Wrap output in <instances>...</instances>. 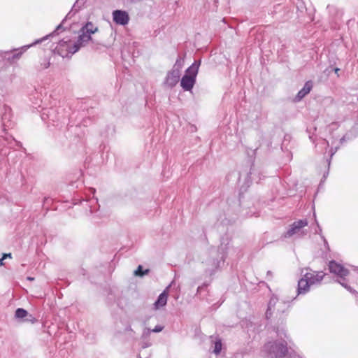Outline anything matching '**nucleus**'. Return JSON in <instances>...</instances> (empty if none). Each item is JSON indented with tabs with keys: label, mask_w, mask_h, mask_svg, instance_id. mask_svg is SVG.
Returning <instances> with one entry per match:
<instances>
[{
	"label": "nucleus",
	"mask_w": 358,
	"mask_h": 358,
	"mask_svg": "<svg viewBox=\"0 0 358 358\" xmlns=\"http://www.w3.org/2000/svg\"><path fill=\"white\" fill-rule=\"evenodd\" d=\"M280 340L266 343L263 347V352L270 358H302L292 349L287 329L285 327H273Z\"/></svg>",
	"instance_id": "obj_1"
},
{
	"label": "nucleus",
	"mask_w": 358,
	"mask_h": 358,
	"mask_svg": "<svg viewBox=\"0 0 358 358\" xmlns=\"http://www.w3.org/2000/svg\"><path fill=\"white\" fill-rule=\"evenodd\" d=\"M231 250L235 252V248L230 247V241L227 237H222L220 245L217 249L210 248L206 258H203L202 263L205 265V273L212 276L224 264L227 254Z\"/></svg>",
	"instance_id": "obj_2"
},
{
	"label": "nucleus",
	"mask_w": 358,
	"mask_h": 358,
	"mask_svg": "<svg viewBox=\"0 0 358 358\" xmlns=\"http://www.w3.org/2000/svg\"><path fill=\"white\" fill-rule=\"evenodd\" d=\"M86 0H76V1L73 5L71 10L67 13L65 18L62 21V22L56 27L55 30L51 34L46 35L45 36L36 40L34 42L29 45H24L20 48L15 49L14 51L6 52H5L4 57L8 59L10 62H15L17 59H18L21 55L27 50L29 48L36 45L37 44L41 43L43 41H46L49 37L53 36L58 34L59 31L64 30V24L67 19H71L85 4Z\"/></svg>",
	"instance_id": "obj_3"
},
{
	"label": "nucleus",
	"mask_w": 358,
	"mask_h": 358,
	"mask_svg": "<svg viewBox=\"0 0 358 358\" xmlns=\"http://www.w3.org/2000/svg\"><path fill=\"white\" fill-rule=\"evenodd\" d=\"M292 300L279 299L276 296H272L268 301V307L265 313V317L267 320H271V322L276 324L273 327H285L284 320L287 315L289 308L290 307V302Z\"/></svg>",
	"instance_id": "obj_4"
},
{
	"label": "nucleus",
	"mask_w": 358,
	"mask_h": 358,
	"mask_svg": "<svg viewBox=\"0 0 358 358\" xmlns=\"http://www.w3.org/2000/svg\"><path fill=\"white\" fill-rule=\"evenodd\" d=\"M91 39V35L80 30L76 41L71 43L70 40H60L55 47V51L62 57H68L78 52Z\"/></svg>",
	"instance_id": "obj_5"
},
{
	"label": "nucleus",
	"mask_w": 358,
	"mask_h": 358,
	"mask_svg": "<svg viewBox=\"0 0 358 358\" xmlns=\"http://www.w3.org/2000/svg\"><path fill=\"white\" fill-rule=\"evenodd\" d=\"M201 65V60H195L192 64L189 66L185 73V75L180 80V86L184 91H191L196 80V76Z\"/></svg>",
	"instance_id": "obj_6"
},
{
	"label": "nucleus",
	"mask_w": 358,
	"mask_h": 358,
	"mask_svg": "<svg viewBox=\"0 0 358 358\" xmlns=\"http://www.w3.org/2000/svg\"><path fill=\"white\" fill-rule=\"evenodd\" d=\"M62 109L58 108H45L41 112V117L44 122H52L53 126L59 127L66 122V117L62 115Z\"/></svg>",
	"instance_id": "obj_7"
},
{
	"label": "nucleus",
	"mask_w": 358,
	"mask_h": 358,
	"mask_svg": "<svg viewBox=\"0 0 358 358\" xmlns=\"http://www.w3.org/2000/svg\"><path fill=\"white\" fill-rule=\"evenodd\" d=\"M0 115L1 117V125L3 130L5 131L13 127L14 122L13 120L11 108L6 104H3L0 107Z\"/></svg>",
	"instance_id": "obj_8"
},
{
	"label": "nucleus",
	"mask_w": 358,
	"mask_h": 358,
	"mask_svg": "<svg viewBox=\"0 0 358 358\" xmlns=\"http://www.w3.org/2000/svg\"><path fill=\"white\" fill-rule=\"evenodd\" d=\"M328 267L330 273L336 275L340 279L344 280L349 275L348 269L335 260L329 261Z\"/></svg>",
	"instance_id": "obj_9"
},
{
	"label": "nucleus",
	"mask_w": 358,
	"mask_h": 358,
	"mask_svg": "<svg viewBox=\"0 0 358 358\" xmlns=\"http://www.w3.org/2000/svg\"><path fill=\"white\" fill-rule=\"evenodd\" d=\"M113 22L119 25L124 26L129 21V16L127 11L122 10H115L112 13Z\"/></svg>",
	"instance_id": "obj_10"
},
{
	"label": "nucleus",
	"mask_w": 358,
	"mask_h": 358,
	"mask_svg": "<svg viewBox=\"0 0 358 358\" xmlns=\"http://www.w3.org/2000/svg\"><path fill=\"white\" fill-rule=\"evenodd\" d=\"M308 225V221L306 219L299 220L292 223L289 229L285 234V238L292 237L293 235L297 234L303 227Z\"/></svg>",
	"instance_id": "obj_11"
},
{
	"label": "nucleus",
	"mask_w": 358,
	"mask_h": 358,
	"mask_svg": "<svg viewBox=\"0 0 358 358\" xmlns=\"http://www.w3.org/2000/svg\"><path fill=\"white\" fill-rule=\"evenodd\" d=\"M180 73L177 69L169 71L164 81V85L169 88H173L178 83Z\"/></svg>",
	"instance_id": "obj_12"
},
{
	"label": "nucleus",
	"mask_w": 358,
	"mask_h": 358,
	"mask_svg": "<svg viewBox=\"0 0 358 358\" xmlns=\"http://www.w3.org/2000/svg\"><path fill=\"white\" fill-rule=\"evenodd\" d=\"M325 274L322 271H310L306 273L303 276L309 281L311 285L320 283Z\"/></svg>",
	"instance_id": "obj_13"
},
{
	"label": "nucleus",
	"mask_w": 358,
	"mask_h": 358,
	"mask_svg": "<svg viewBox=\"0 0 358 358\" xmlns=\"http://www.w3.org/2000/svg\"><path fill=\"white\" fill-rule=\"evenodd\" d=\"M313 88V83L311 81H307L305 84L303 88L299 91L296 96L294 97V101L299 102L303 98H304L312 90Z\"/></svg>",
	"instance_id": "obj_14"
},
{
	"label": "nucleus",
	"mask_w": 358,
	"mask_h": 358,
	"mask_svg": "<svg viewBox=\"0 0 358 358\" xmlns=\"http://www.w3.org/2000/svg\"><path fill=\"white\" fill-rule=\"evenodd\" d=\"M310 286L311 284L309 281L303 276L298 282L297 295L306 294L309 291Z\"/></svg>",
	"instance_id": "obj_15"
},
{
	"label": "nucleus",
	"mask_w": 358,
	"mask_h": 358,
	"mask_svg": "<svg viewBox=\"0 0 358 358\" xmlns=\"http://www.w3.org/2000/svg\"><path fill=\"white\" fill-rule=\"evenodd\" d=\"M168 293L166 289L164 290L157 297L154 303V307L156 310L159 309L166 306L167 303Z\"/></svg>",
	"instance_id": "obj_16"
},
{
	"label": "nucleus",
	"mask_w": 358,
	"mask_h": 358,
	"mask_svg": "<svg viewBox=\"0 0 358 358\" xmlns=\"http://www.w3.org/2000/svg\"><path fill=\"white\" fill-rule=\"evenodd\" d=\"M357 125L355 126L350 131L347 132L341 139L340 143L343 144L344 142L352 140L358 136V132L356 131Z\"/></svg>",
	"instance_id": "obj_17"
},
{
	"label": "nucleus",
	"mask_w": 358,
	"mask_h": 358,
	"mask_svg": "<svg viewBox=\"0 0 358 358\" xmlns=\"http://www.w3.org/2000/svg\"><path fill=\"white\" fill-rule=\"evenodd\" d=\"M328 147L329 142L324 138H320L317 140V143H315V148L318 152L326 151Z\"/></svg>",
	"instance_id": "obj_18"
},
{
	"label": "nucleus",
	"mask_w": 358,
	"mask_h": 358,
	"mask_svg": "<svg viewBox=\"0 0 358 358\" xmlns=\"http://www.w3.org/2000/svg\"><path fill=\"white\" fill-rule=\"evenodd\" d=\"M235 218H227L226 217V214L220 215L219 217L217 218V222L215 223V225L219 227L220 225L224 226L227 225L229 224H231V222H234Z\"/></svg>",
	"instance_id": "obj_19"
},
{
	"label": "nucleus",
	"mask_w": 358,
	"mask_h": 358,
	"mask_svg": "<svg viewBox=\"0 0 358 358\" xmlns=\"http://www.w3.org/2000/svg\"><path fill=\"white\" fill-rule=\"evenodd\" d=\"M338 148H339L338 145L334 146L332 145L331 147V149L329 150V158L327 159L328 169H327V171L324 173V174H323V177H322L323 180H325L329 175V166H330V164H331V159L332 157L335 155V153L337 152Z\"/></svg>",
	"instance_id": "obj_20"
},
{
	"label": "nucleus",
	"mask_w": 358,
	"mask_h": 358,
	"mask_svg": "<svg viewBox=\"0 0 358 358\" xmlns=\"http://www.w3.org/2000/svg\"><path fill=\"white\" fill-rule=\"evenodd\" d=\"M90 192L94 196L96 192V189L93 187H90ZM86 202H90V211L91 213L96 210V208L94 205H98V199L96 198L93 196L92 199H88Z\"/></svg>",
	"instance_id": "obj_21"
},
{
	"label": "nucleus",
	"mask_w": 358,
	"mask_h": 358,
	"mask_svg": "<svg viewBox=\"0 0 358 358\" xmlns=\"http://www.w3.org/2000/svg\"><path fill=\"white\" fill-rule=\"evenodd\" d=\"M80 30L91 35V34L95 33L96 31H97L98 28L92 22H87L85 24V25L81 28Z\"/></svg>",
	"instance_id": "obj_22"
},
{
	"label": "nucleus",
	"mask_w": 358,
	"mask_h": 358,
	"mask_svg": "<svg viewBox=\"0 0 358 358\" xmlns=\"http://www.w3.org/2000/svg\"><path fill=\"white\" fill-rule=\"evenodd\" d=\"M50 65V59L48 57L41 58L38 64L36 66L37 71H41L48 69Z\"/></svg>",
	"instance_id": "obj_23"
},
{
	"label": "nucleus",
	"mask_w": 358,
	"mask_h": 358,
	"mask_svg": "<svg viewBox=\"0 0 358 358\" xmlns=\"http://www.w3.org/2000/svg\"><path fill=\"white\" fill-rule=\"evenodd\" d=\"M28 312L22 308H18L15 311V317L17 320H22V321L28 316Z\"/></svg>",
	"instance_id": "obj_24"
},
{
	"label": "nucleus",
	"mask_w": 358,
	"mask_h": 358,
	"mask_svg": "<svg viewBox=\"0 0 358 358\" xmlns=\"http://www.w3.org/2000/svg\"><path fill=\"white\" fill-rule=\"evenodd\" d=\"M149 271H150L149 269H145L144 270L143 266L139 265L137 267L136 270L134 271V274L136 276L143 277L145 275H147L149 273Z\"/></svg>",
	"instance_id": "obj_25"
},
{
	"label": "nucleus",
	"mask_w": 358,
	"mask_h": 358,
	"mask_svg": "<svg viewBox=\"0 0 358 358\" xmlns=\"http://www.w3.org/2000/svg\"><path fill=\"white\" fill-rule=\"evenodd\" d=\"M4 141L7 142V144L9 145V147H13L15 144V145L17 146H22L21 143L19 141H17L13 137H6Z\"/></svg>",
	"instance_id": "obj_26"
},
{
	"label": "nucleus",
	"mask_w": 358,
	"mask_h": 358,
	"mask_svg": "<svg viewBox=\"0 0 358 358\" xmlns=\"http://www.w3.org/2000/svg\"><path fill=\"white\" fill-rule=\"evenodd\" d=\"M222 344L220 340H217L215 342L213 352L215 355H219L222 350Z\"/></svg>",
	"instance_id": "obj_27"
},
{
	"label": "nucleus",
	"mask_w": 358,
	"mask_h": 358,
	"mask_svg": "<svg viewBox=\"0 0 358 358\" xmlns=\"http://www.w3.org/2000/svg\"><path fill=\"white\" fill-rule=\"evenodd\" d=\"M183 64H184V60L182 58L178 57L176 59V62L173 66V69H177L180 73V69H182Z\"/></svg>",
	"instance_id": "obj_28"
},
{
	"label": "nucleus",
	"mask_w": 358,
	"mask_h": 358,
	"mask_svg": "<svg viewBox=\"0 0 358 358\" xmlns=\"http://www.w3.org/2000/svg\"><path fill=\"white\" fill-rule=\"evenodd\" d=\"M23 322L34 324L35 322H37V320L33 315L28 313V316H27L25 317V319L23 320Z\"/></svg>",
	"instance_id": "obj_29"
},
{
	"label": "nucleus",
	"mask_w": 358,
	"mask_h": 358,
	"mask_svg": "<svg viewBox=\"0 0 358 358\" xmlns=\"http://www.w3.org/2000/svg\"><path fill=\"white\" fill-rule=\"evenodd\" d=\"M152 332L151 329H149V328H145L143 331V334H142V338H148L150 333Z\"/></svg>",
	"instance_id": "obj_30"
},
{
	"label": "nucleus",
	"mask_w": 358,
	"mask_h": 358,
	"mask_svg": "<svg viewBox=\"0 0 358 358\" xmlns=\"http://www.w3.org/2000/svg\"><path fill=\"white\" fill-rule=\"evenodd\" d=\"M164 329V327L162 325H157L154 329H151L153 333H159L161 332Z\"/></svg>",
	"instance_id": "obj_31"
},
{
	"label": "nucleus",
	"mask_w": 358,
	"mask_h": 358,
	"mask_svg": "<svg viewBox=\"0 0 358 358\" xmlns=\"http://www.w3.org/2000/svg\"><path fill=\"white\" fill-rule=\"evenodd\" d=\"M342 287L345 288L347 289V287H348L350 285H348L345 281V278L344 280L340 279L336 280Z\"/></svg>",
	"instance_id": "obj_32"
},
{
	"label": "nucleus",
	"mask_w": 358,
	"mask_h": 358,
	"mask_svg": "<svg viewBox=\"0 0 358 358\" xmlns=\"http://www.w3.org/2000/svg\"><path fill=\"white\" fill-rule=\"evenodd\" d=\"M6 255H8L9 257H11V254L10 253H4L3 255L2 258L0 259V266H3V260L5 259H6Z\"/></svg>",
	"instance_id": "obj_33"
},
{
	"label": "nucleus",
	"mask_w": 358,
	"mask_h": 358,
	"mask_svg": "<svg viewBox=\"0 0 358 358\" xmlns=\"http://www.w3.org/2000/svg\"><path fill=\"white\" fill-rule=\"evenodd\" d=\"M347 290L349 291L352 294H354L355 296H358V292L355 289L352 288L350 286L347 287Z\"/></svg>",
	"instance_id": "obj_34"
},
{
	"label": "nucleus",
	"mask_w": 358,
	"mask_h": 358,
	"mask_svg": "<svg viewBox=\"0 0 358 358\" xmlns=\"http://www.w3.org/2000/svg\"><path fill=\"white\" fill-rule=\"evenodd\" d=\"M311 128H308L307 129V132L309 134V138L313 141V143H315V139L313 138V136L311 133Z\"/></svg>",
	"instance_id": "obj_35"
},
{
	"label": "nucleus",
	"mask_w": 358,
	"mask_h": 358,
	"mask_svg": "<svg viewBox=\"0 0 358 358\" xmlns=\"http://www.w3.org/2000/svg\"><path fill=\"white\" fill-rule=\"evenodd\" d=\"M321 237H322V240H323V241H324V245L325 248H327V250H329H329H330V248H329V243H328L327 241L326 240V238H324V236H321Z\"/></svg>",
	"instance_id": "obj_36"
},
{
	"label": "nucleus",
	"mask_w": 358,
	"mask_h": 358,
	"mask_svg": "<svg viewBox=\"0 0 358 358\" xmlns=\"http://www.w3.org/2000/svg\"><path fill=\"white\" fill-rule=\"evenodd\" d=\"M36 94L37 95V100H36V102L34 103V105L36 106L35 107L37 108L38 106L39 107L40 106V103L41 102V98H39L38 96V94L37 92H36Z\"/></svg>",
	"instance_id": "obj_37"
},
{
	"label": "nucleus",
	"mask_w": 358,
	"mask_h": 358,
	"mask_svg": "<svg viewBox=\"0 0 358 358\" xmlns=\"http://www.w3.org/2000/svg\"><path fill=\"white\" fill-rule=\"evenodd\" d=\"M247 328H248V332H249V331H255V327H253V324H252V323H251V322H250V324H248Z\"/></svg>",
	"instance_id": "obj_38"
},
{
	"label": "nucleus",
	"mask_w": 358,
	"mask_h": 358,
	"mask_svg": "<svg viewBox=\"0 0 358 358\" xmlns=\"http://www.w3.org/2000/svg\"><path fill=\"white\" fill-rule=\"evenodd\" d=\"M150 345H151V343L150 342H148V341L143 342L142 343L141 348L143 349H144V348H148L149 346H150Z\"/></svg>",
	"instance_id": "obj_39"
},
{
	"label": "nucleus",
	"mask_w": 358,
	"mask_h": 358,
	"mask_svg": "<svg viewBox=\"0 0 358 358\" xmlns=\"http://www.w3.org/2000/svg\"><path fill=\"white\" fill-rule=\"evenodd\" d=\"M317 229H315V234H318L321 235L322 228L319 226L318 223H317Z\"/></svg>",
	"instance_id": "obj_40"
},
{
	"label": "nucleus",
	"mask_w": 358,
	"mask_h": 358,
	"mask_svg": "<svg viewBox=\"0 0 358 358\" xmlns=\"http://www.w3.org/2000/svg\"><path fill=\"white\" fill-rule=\"evenodd\" d=\"M249 175H253V176H255L254 172H252V171H250L249 174L247 173V176L245 177L246 179H248L250 178V176ZM253 179L255 180V176H253Z\"/></svg>",
	"instance_id": "obj_41"
},
{
	"label": "nucleus",
	"mask_w": 358,
	"mask_h": 358,
	"mask_svg": "<svg viewBox=\"0 0 358 358\" xmlns=\"http://www.w3.org/2000/svg\"><path fill=\"white\" fill-rule=\"evenodd\" d=\"M327 9L329 10V12H331V10L334 9V6H327Z\"/></svg>",
	"instance_id": "obj_42"
},
{
	"label": "nucleus",
	"mask_w": 358,
	"mask_h": 358,
	"mask_svg": "<svg viewBox=\"0 0 358 358\" xmlns=\"http://www.w3.org/2000/svg\"><path fill=\"white\" fill-rule=\"evenodd\" d=\"M238 180H241V178L243 177V173H238Z\"/></svg>",
	"instance_id": "obj_43"
},
{
	"label": "nucleus",
	"mask_w": 358,
	"mask_h": 358,
	"mask_svg": "<svg viewBox=\"0 0 358 358\" xmlns=\"http://www.w3.org/2000/svg\"><path fill=\"white\" fill-rule=\"evenodd\" d=\"M130 1H131V2H132V3H137V2H140V1H141L142 0H130Z\"/></svg>",
	"instance_id": "obj_44"
},
{
	"label": "nucleus",
	"mask_w": 358,
	"mask_h": 358,
	"mask_svg": "<svg viewBox=\"0 0 358 358\" xmlns=\"http://www.w3.org/2000/svg\"><path fill=\"white\" fill-rule=\"evenodd\" d=\"M137 358H148V357H141V355L139 354V355H138V357H137Z\"/></svg>",
	"instance_id": "obj_45"
},
{
	"label": "nucleus",
	"mask_w": 358,
	"mask_h": 358,
	"mask_svg": "<svg viewBox=\"0 0 358 358\" xmlns=\"http://www.w3.org/2000/svg\"><path fill=\"white\" fill-rule=\"evenodd\" d=\"M245 180H246V183L248 184V186H250V184H248L249 180L245 178Z\"/></svg>",
	"instance_id": "obj_46"
},
{
	"label": "nucleus",
	"mask_w": 358,
	"mask_h": 358,
	"mask_svg": "<svg viewBox=\"0 0 358 358\" xmlns=\"http://www.w3.org/2000/svg\"><path fill=\"white\" fill-rule=\"evenodd\" d=\"M27 279L29 280H34V278H31V277H28Z\"/></svg>",
	"instance_id": "obj_47"
},
{
	"label": "nucleus",
	"mask_w": 358,
	"mask_h": 358,
	"mask_svg": "<svg viewBox=\"0 0 358 358\" xmlns=\"http://www.w3.org/2000/svg\"><path fill=\"white\" fill-rule=\"evenodd\" d=\"M201 287H200V286H199V287L197 288V292H199V291H200V289H201Z\"/></svg>",
	"instance_id": "obj_48"
},
{
	"label": "nucleus",
	"mask_w": 358,
	"mask_h": 358,
	"mask_svg": "<svg viewBox=\"0 0 358 358\" xmlns=\"http://www.w3.org/2000/svg\"><path fill=\"white\" fill-rule=\"evenodd\" d=\"M338 71H339V69H335L336 73H337Z\"/></svg>",
	"instance_id": "obj_49"
},
{
	"label": "nucleus",
	"mask_w": 358,
	"mask_h": 358,
	"mask_svg": "<svg viewBox=\"0 0 358 358\" xmlns=\"http://www.w3.org/2000/svg\"><path fill=\"white\" fill-rule=\"evenodd\" d=\"M357 270H358V268H357Z\"/></svg>",
	"instance_id": "obj_50"
}]
</instances>
